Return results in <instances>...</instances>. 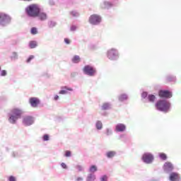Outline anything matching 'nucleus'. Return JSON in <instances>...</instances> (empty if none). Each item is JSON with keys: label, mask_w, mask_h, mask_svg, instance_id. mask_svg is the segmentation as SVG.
Segmentation results:
<instances>
[{"label": "nucleus", "mask_w": 181, "mask_h": 181, "mask_svg": "<svg viewBox=\"0 0 181 181\" xmlns=\"http://www.w3.org/2000/svg\"><path fill=\"white\" fill-rule=\"evenodd\" d=\"M76 169H77L78 172H83V170H84V168H83V166L80 165H76Z\"/></svg>", "instance_id": "c9c22d12"}, {"label": "nucleus", "mask_w": 181, "mask_h": 181, "mask_svg": "<svg viewBox=\"0 0 181 181\" xmlns=\"http://www.w3.org/2000/svg\"><path fill=\"white\" fill-rule=\"evenodd\" d=\"M129 96L127 93H121L117 96V99L119 103H125V101H128Z\"/></svg>", "instance_id": "f3484780"}, {"label": "nucleus", "mask_w": 181, "mask_h": 181, "mask_svg": "<svg viewBox=\"0 0 181 181\" xmlns=\"http://www.w3.org/2000/svg\"><path fill=\"white\" fill-rule=\"evenodd\" d=\"M95 175H94L93 173H90L86 177V181H94L95 180Z\"/></svg>", "instance_id": "a878e982"}, {"label": "nucleus", "mask_w": 181, "mask_h": 181, "mask_svg": "<svg viewBox=\"0 0 181 181\" xmlns=\"http://www.w3.org/2000/svg\"><path fill=\"white\" fill-rule=\"evenodd\" d=\"M169 180L170 181H180L181 180L180 175H179V173H177L176 172L170 173V175H169Z\"/></svg>", "instance_id": "dca6fc26"}, {"label": "nucleus", "mask_w": 181, "mask_h": 181, "mask_svg": "<svg viewBox=\"0 0 181 181\" xmlns=\"http://www.w3.org/2000/svg\"><path fill=\"white\" fill-rule=\"evenodd\" d=\"M106 57L110 62L119 60V51L117 48H110L106 52Z\"/></svg>", "instance_id": "20e7f679"}, {"label": "nucleus", "mask_w": 181, "mask_h": 181, "mask_svg": "<svg viewBox=\"0 0 181 181\" xmlns=\"http://www.w3.org/2000/svg\"><path fill=\"white\" fill-rule=\"evenodd\" d=\"M49 5L51 6H54V0H49Z\"/></svg>", "instance_id": "c03bdc74"}, {"label": "nucleus", "mask_w": 181, "mask_h": 181, "mask_svg": "<svg viewBox=\"0 0 181 181\" xmlns=\"http://www.w3.org/2000/svg\"><path fill=\"white\" fill-rule=\"evenodd\" d=\"M105 134L106 136H110V135H112V129L107 128L105 129Z\"/></svg>", "instance_id": "7c9ffc66"}, {"label": "nucleus", "mask_w": 181, "mask_h": 181, "mask_svg": "<svg viewBox=\"0 0 181 181\" xmlns=\"http://www.w3.org/2000/svg\"><path fill=\"white\" fill-rule=\"evenodd\" d=\"M102 18L101 16L98 14H92L90 16L88 22L93 26H98L101 23Z\"/></svg>", "instance_id": "6e6552de"}, {"label": "nucleus", "mask_w": 181, "mask_h": 181, "mask_svg": "<svg viewBox=\"0 0 181 181\" xmlns=\"http://www.w3.org/2000/svg\"><path fill=\"white\" fill-rule=\"evenodd\" d=\"M8 181H16V177H15V176H13V175H11L8 177Z\"/></svg>", "instance_id": "ea45409f"}, {"label": "nucleus", "mask_w": 181, "mask_h": 181, "mask_svg": "<svg viewBox=\"0 0 181 181\" xmlns=\"http://www.w3.org/2000/svg\"><path fill=\"white\" fill-rule=\"evenodd\" d=\"M11 22H12V17L8 14L0 12V25L1 26H8V25H11Z\"/></svg>", "instance_id": "423d86ee"}, {"label": "nucleus", "mask_w": 181, "mask_h": 181, "mask_svg": "<svg viewBox=\"0 0 181 181\" xmlns=\"http://www.w3.org/2000/svg\"><path fill=\"white\" fill-rule=\"evenodd\" d=\"M54 101H57L59 100V95H56L54 97Z\"/></svg>", "instance_id": "49530a36"}, {"label": "nucleus", "mask_w": 181, "mask_h": 181, "mask_svg": "<svg viewBox=\"0 0 181 181\" xmlns=\"http://www.w3.org/2000/svg\"><path fill=\"white\" fill-rule=\"evenodd\" d=\"M95 128L98 131H101V129H103V122L100 120L96 121Z\"/></svg>", "instance_id": "393cba45"}, {"label": "nucleus", "mask_w": 181, "mask_h": 181, "mask_svg": "<svg viewBox=\"0 0 181 181\" xmlns=\"http://www.w3.org/2000/svg\"><path fill=\"white\" fill-rule=\"evenodd\" d=\"M173 95L172 91L169 90L160 89L158 90V96L163 100H169V98H172Z\"/></svg>", "instance_id": "1a4fd4ad"}, {"label": "nucleus", "mask_w": 181, "mask_h": 181, "mask_svg": "<svg viewBox=\"0 0 181 181\" xmlns=\"http://www.w3.org/2000/svg\"><path fill=\"white\" fill-rule=\"evenodd\" d=\"M117 155V152L114 151H110L105 153V156L107 159H112Z\"/></svg>", "instance_id": "412c9836"}, {"label": "nucleus", "mask_w": 181, "mask_h": 181, "mask_svg": "<svg viewBox=\"0 0 181 181\" xmlns=\"http://www.w3.org/2000/svg\"><path fill=\"white\" fill-rule=\"evenodd\" d=\"M141 98H143V100L147 98L148 103H155V101H156V96L153 94H148V91H143L141 93Z\"/></svg>", "instance_id": "9b49d317"}, {"label": "nucleus", "mask_w": 181, "mask_h": 181, "mask_svg": "<svg viewBox=\"0 0 181 181\" xmlns=\"http://www.w3.org/2000/svg\"><path fill=\"white\" fill-rule=\"evenodd\" d=\"M174 169L175 167L173 166V164L170 162H165L163 164V170L164 171V173H167L168 175H169L173 172Z\"/></svg>", "instance_id": "f8f14e48"}, {"label": "nucleus", "mask_w": 181, "mask_h": 181, "mask_svg": "<svg viewBox=\"0 0 181 181\" xmlns=\"http://www.w3.org/2000/svg\"><path fill=\"white\" fill-rule=\"evenodd\" d=\"M64 156H65V158H70V157H71V151H69V150H66L64 152Z\"/></svg>", "instance_id": "72a5a7b5"}, {"label": "nucleus", "mask_w": 181, "mask_h": 181, "mask_svg": "<svg viewBox=\"0 0 181 181\" xmlns=\"http://www.w3.org/2000/svg\"><path fill=\"white\" fill-rule=\"evenodd\" d=\"M10 59L12 62H16V60L19 59V54H18V52H13L10 56Z\"/></svg>", "instance_id": "4be33fe9"}, {"label": "nucleus", "mask_w": 181, "mask_h": 181, "mask_svg": "<svg viewBox=\"0 0 181 181\" xmlns=\"http://www.w3.org/2000/svg\"><path fill=\"white\" fill-rule=\"evenodd\" d=\"M115 132H125V131H127V125L122 123L117 124L115 127Z\"/></svg>", "instance_id": "2eb2a0df"}, {"label": "nucleus", "mask_w": 181, "mask_h": 181, "mask_svg": "<svg viewBox=\"0 0 181 181\" xmlns=\"http://www.w3.org/2000/svg\"><path fill=\"white\" fill-rule=\"evenodd\" d=\"M158 158L160 160H168V155L165 153H158Z\"/></svg>", "instance_id": "b1692460"}, {"label": "nucleus", "mask_w": 181, "mask_h": 181, "mask_svg": "<svg viewBox=\"0 0 181 181\" xmlns=\"http://www.w3.org/2000/svg\"><path fill=\"white\" fill-rule=\"evenodd\" d=\"M150 181H159L158 179L152 178L150 180Z\"/></svg>", "instance_id": "09e8293b"}, {"label": "nucleus", "mask_w": 181, "mask_h": 181, "mask_svg": "<svg viewBox=\"0 0 181 181\" xmlns=\"http://www.w3.org/2000/svg\"><path fill=\"white\" fill-rule=\"evenodd\" d=\"M50 139V136H49V134H45L42 136V141H49Z\"/></svg>", "instance_id": "473e14b6"}, {"label": "nucleus", "mask_w": 181, "mask_h": 181, "mask_svg": "<svg viewBox=\"0 0 181 181\" xmlns=\"http://www.w3.org/2000/svg\"><path fill=\"white\" fill-rule=\"evenodd\" d=\"M69 91H73V88L68 86H62L61 87V90L59 91V94L64 95L66 94H69Z\"/></svg>", "instance_id": "6ab92c4d"}, {"label": "nucleus", "mask_w": 181, "mask_h": 181, "mask_svg": "<svg viewBox=\"0 0 181 181\" xmlns=\"http://www.w3.org/2000/svg\"><path fill=\"white\" fill-rule=\"evenodd\" d=\"M11 156L12 158H19V153H18V151H13Z\"/></svg>", "instance_id": "4c0bfd02"}, {"label": "nucleus", "mask_w": 181, "mask_h": 181, "mask_svg": "<svg viewBox=\"0 0 181 181\" xmlns=\"http://www.w3.org/2000/svg\"><path fill=\"white\" fill-rule=\"evenodd\" d=\"M83 73L85 76H88L89 77H94L97 76V68L93 65L87 64L83 68Z\"/></svg>", "instance_id": "39448f33"}, {"label": "nucleus", "mask_w": 181, "mask_h": 181, "mask_svg": "<svg viewBox=\"0 0 181 181\" xmlns=\"http://www.w3.org/2000/svg\"><path fill=\"white\" fill-rule=\"evenodd\" d=\"M72 63L77 64L80 63V56L78 55H75L72 58Z\"/></svg>", "instance_id": "c85d7f7f"}, {"label": "nucleus", "mask_w": 181, "mask_h": 181, "mask_svg": "<svg viewBox=\"0 0 181 181\" xmlns=\"http://www.w3.org/2000/svg\"><path fill=\"white\" fill-rule=\"evenodd\" d=\"M64 42L66 45H70L71 43V41L69 38H64Z\"/></svg>", "instance_id": "a19ab883"}, {"label": "nucleus", "mask_w": 181, "mask_h": 181, "mask_svg": "<svg viewBox=\"0 0 181 181\" xmlns=\"http://www.w3.org/2000/svg\"><path fill=\"white\" fill-rule=\"evenodd\" d=\"M156 108L160 112H165V114L170 111L172 108V103L166 99H160L156 103Z\"/></svg>", "instance_id": "f03ea898"}, {"label": "nucleus", "mask_w": 181, "mask_h": 181, "mask_svg": "<svg viewBox=\"0 0 181 181\" xmlns=\"http://www.w3.org/2000/svg\"><path fill=\"white\" fill-rule=\"evenodd\" d=\"M166 83H176V76L175 75H167L165 76Z\"/></svg>", "instance_id": "aec40b11"}, {"label": "nucleus", "mask_w": 181, "mask_h": 181, "mask_svg": "<svg viewBox=\"0 0 181 181\" xmlns=\"http://www.w3.org/2000/svg\"><path fill=\"white\" fill-rule=\"evenodd\" d=\"M28 47H30V49H36V47H37V42L35 40L30 41Z\"/></svg>", "instance_id": "5701e85b"}, {"label": "nucleus", "mask_w": 181, "mask_h": 181, "mask_svg": "<svg viewBox=\"0 0 181 181\" xmlns=\"http://www.w3.org/2000/svg\"><path fill=\"white\" fill-rule=\"evenodd\" d=\"M29 104L33 108H36L40 104V99L36 97H31L29 98Z\"/></svg>", "instance_id": "ddd939ff"}, {"label": "nucleus", "mask_w": 181, "mask_h": 181, "mask_svg": "<svg viewBox=\"0 0 181 181\" xmlns=\"http://www.w3.org/2000/svg\"><path fill=\"white\" fill-rule=\"evenodd\" d=\"M35 124V117L30 115L25 116L23 118V124L24 127H30Z\"/></svg>", "instance_id": "9d476101"}, {"label": "nucleus", "mask_w": 181, "mask_h": 181, "mask_svg": "<svg viewBox=\"0 0 181 181\" xmlns=\"http://www.w3.org/2000/svg\"><path fill=\"white\" fill-rule=\"evenodd\" d=\"M141 160L146 165H151L155 160V156L152 153L146 152L141 156Z\"/></svg>", "instance_id": "0eeeda50"}, {"label": "nucleus", "mask_w": 181, "mask_h": 181, "mask_svg": "<svg viewBox=\"0 0 181 181\" xmlns=\"http://www.w3.org/2000/svg\"><path fill=\"white\" fill-rule=\"evenodd\" d=\"M100 181H108V177L107 175H104L100 177Z\"/></svg>", "instance_id": "58836bf2"}, {"label": "nucleus", "mask_w": 181, "mask_h": 181, "mask_svg": "<svg viewBox=\"0 0 181 181\" xmlns=\"http://www.w3.org/2000/svg\"><path fill=\"white\" fill-rule=\"evenodd\" d=\"M25 13L28 18L33 19L38 18L41 22L47 21V13L45 12L43 7L37 4L28 5L25 9Z\"/></svg>", "instance_id": "f257e3e1"}, {"label": "nucleus", "mask_w": 181, "mask_h": 181, "mask_svg": "<svg viewBox=\"0 0 181 181\" xmlns=\"http://www.w3.org/2000/svg\"><path fill=\"white\" fill-rule=\"evenodd\" d=\"M77 29V27H76V25H71V30L72 32H74V30H76Z\"/></svg>", "instance_id": "a18cd8bd"}, {"label": "nucleus", "mask_w": 181, "mask_h": 181, "mask_svg": "<svg viewBox=\"0 0 181 181\" xmlns=\"http://www.w3.org/2000/svg\"><path fill=\"white\" fill-rule=\"evenodd\" d=\"M35 59V56L33 55H30L27 60H26V63H30V62H32V60H33Z\"/></svg>", "instance_id": "e433bc0d"}, {"label": "nucleus", "mask_w": 181, "mask_h": 181, "mask_svg": "<svg viewBox=\"0 0 181 181\" xmlns=\"http://www.w3.org/2000/svg\"><path fill=\"white\" fill-rule=\"evenodd\" d=\"M0 71H1V66H0Z\"/></svg>", "instance_id": "8fccbe9b"}, {"label": "nucleus", "mask_w": 181, "mask_h": 181, "mask_svg": "<svg viewBox=\"0 0 181 181\" xmlns=\"http://www.w3.org/2000/svg\"><path fill=\"white\" fill-rule=\"evenodd\" d=\"M62 169H67V165L64 163H61Z\"/></svg>", "instance_id": "37998d69"}, {"label": "nucleus", "mask_w": 181, "mask_h": 181, "mask_svg": "<svg viewBox=\"0 0 181 181\" xmlns=\"http://www.w3.org/2000/svg\"><path fill=\"white\" fill-rule=\"evenodd\" d=\"M7 117L9 124L15 125L17 124L18 119L22 117V110L18 108H14L11 111L10 113H8Z\"/></svg>", "instance_id": "7ed1b4c3"}, {"label": "nucleus", "mask_w": 181, "mask_h": 181, "mask_svg": "<svg viewBox=\"0 0 181 181\" xmlns=\"http://www.w3.org/2000/svg\"><path fill=\"white\" fill-rule=\"evenodd\" d=\"M47 25L49 29H53V28H55V26L57 25V23L53 21H48Z\"/></svg>", "instance_id": "bb28decb"}, {"label": "nucleus", "mask_w": 181, "mask_h": 181, "mask_svg": "<svg viewBox=\"0 0 181 181\" xmlns=\"http://www.w3.org/2000/svg\"><path fill=\"white\" fill-rule=\"evenodd\" d=\"M112 6H114V4H112V2L110 1H103L100 4V8L102 9H106L107 11L111 9V8H112Z\"/></svg>", "instance_id": "4468645a"}, {"label": "nucleus", "mask_w": 181, "mask_h": 181, "mask_svg": "<svg viewBox=\"0 0 181 181\" xmlns=\"http://www.w3.org/2000/svg\"><path fill=\"white\" fill-rule=\"evenodd\" d=\"M102 111H108L112 110V103L111 102L104 103L101 106Z\"/></svg>", "instance_id": "a211bd4d"}, {"label": "nucleus", "mask_w": 181, "mask_h": 181, "mask_svg": "<svg viewBox=\"0 0 181 181\" xmlns=\"http://www.w3.org/2000/svg\"><path fill=\"white\" fill-rule=\"evenodd\" d=\"M97 170H98L97 165H90V167L89 168V172H90V173L94 174V173H95V172H97Z\"/></svg>", "instance_id": "cd10ccee"}, {"label": "nucleus", "mask_w": 181, "mask_h": 181, "mask_svg": "<svg viewBox=\"0 0 181 181\" xmlns=\"http://www.w3.org/2000/svg\"><path fill=\"white\" fill-rule=\"evenodd\" d=\"M30 33H31V35H37V33H38L37 28L32 27L30 29Z\"/></svg>", "instance_id": "2f4dec72"}, {"label": "nucleus", "mask_w": 181, "mask_h": 181, "mask_svg": "<svg viewBox=\"0 0 181 181\" xmlns=\"http://www.w3.org/2000/svg\"><path fill=\"white\" fill-rule=\"evenodd\" d=\"M7 74H8V72L6 71V70H1V71H0V76H1V77H5V76H7Z\"/></svg>", "instance_id": "f704fd0d"}, {"label": "nucleus", "mask_w": 181, "mask_h": 181, "mask_svg": "<svg viewBox=\"0 0 181 181\" xmlns=\"http://www.w3.org/2000/svg\"><path fill=\"white\" fill-rule=\"evenodd\" d=\"M69 15H71V16H74V18H78V16H80V13L77 11H70Z\"/></svg>", "instance_id": "c756f323"}, {"label": "nucleus", "mask_w": 181, "mask_h": 181, "mask_svg": "<svg viewBox=\"0 0 181 181\" xmlns=\"http://www.w3.org/2000/svg\"><path fill=\"white\" fill-rule=\"evenodd\" d=\"M83 179L81 177H78L76 178V181H83Z\"/></svg>", "instance_id": "de8ad7c7"}, {"label": "nucleus", "mask_w": 181, "mask_h": 181, "mask_svg": "<svg viewBox=\"0 0 181 181\" xmlns=\"http://www.w3.org/2000/svg\"><path fill=\"white\" fill-rule=\"evenodd\" d=\"M127 137V135L122 134L119 136V139H120L121 141H122V139H125V138Z\"/></svg>", "instance_id": "79ce46f5"}]
</instances>
